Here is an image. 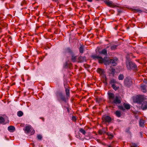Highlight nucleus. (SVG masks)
I'll use <instances>...</instances> for the list:
<instances>
[{"instance_id": "f257e3e1", "label": "nucleus", "mask_w": 147, "mask_h": 147, "mask_svg": "<svg viewBox=\"0 0 147 147\" xmlns=\"http://www.w3.org/2000/svg\"><path fill=\"white\" fill-rule=\"evenodd\" d=\"M92 57L94 59H98L99 63H104L105 65L111 63L112 65L115 66L116 65L118 59L116 57H114L112 59H111L106 57L103 59L101 57L95 55H92Z\"/></svg>"}, {"instance_id": "f03ea898", "label": "nucleus", "mask_w": 147, "mask_h": 147, "mask_svg": "<svg viewBox=\"0 0 147 147\" xmlns=\"http://www.w3.org/2000/svg\"><path fill=\"white\" fill-rule=\"evenodd\" d=\"M107 94L110 103L113 105L119 104L121 103L119 98L117 96L115 97L113 93L108 92Z\"/></svg>"}, {"instance_id": "7ed1b4c3", "label": "nucleus", "mask_w": 147, "mask_h": 147, "mask_svg": "<svg viewBox=\"0 0 147 147\" xmlns=\"http://www.w3.org/2000/svg\"><path fill=\"white\" fill-rule=\"evenodd\" d=\"M126 65L127 68L129 69H135L137 67V66L135 63L129 60L126 61Z\"/></svg>"}, {"instance_id": "20e7f679", "label": "nucleus", "mask_w": 147, "mask_h": 147, "mask_svg": "<svg viewBox=\"0 0 147 147\" xmlns=\"http://www.w3.org/2000/svg\"><path fill=\"white\" fill-rule=\"evenodd\" d=\"M56 96L57 100L59 101H62L66 102L67 99L61 92H57L56 94Z\"/></svg>"}, {"instance_id": "39448f33", "label": "nucleus", "mask_w": 147, "mask_h": 147, "mask_svg": "<svg viewBox=\"0 0 147 147\" xmlns=\"http://www.w3.org/2000/svg\"><path fill=\"white\" fill-rule=\"evenodd\" d=\"M104 1L105 3L109 6L112 7H118V6L115 4L112 1H110L109 0H104Z\"/></svg>"}, {"instance_id": "423d86ee", "label": "nucleus", "mask_w": 147, "mask_h": 147, "mask_svg": "<svg viewBox=\"0 0 147 147\" xmlns=\"http://www.w3.org/2000/svg\"><path fill=\"white\" fill-rule=\"evenodd\" d=\"M143 101V98L140 96L136 97L134 100V102L137 103L139 105H141Z\"/></svg>"}, {"instance_id": "0eeeda50", "label": "nucleus", "mask_w": 147, "mask_h": 147, "mask_svg": "<svg viewBox=\"0 0 147 147\" xmlns=\"http://www.w3.org/2000/svg\"><path fill=\"white\" fill-rule=\"evenodd\" d=\"M141 107L143 110H145L147 109V100L142 101L141 104Z\"/></svg>"}, {"instance_id": "6e6552de", "label": "nucleus", "mask_w": 147, "mask_h": 147, "mask_svg": "<svg viewBox=\"0 0 147 147\" xmlns=\"http://www.w3.org/2000/svg\"><path fill=\"white\" fill-rule=\"evenodd\" d=\"M102 120L103 122L105 123H109L111 121V118L109 116H104L102 117Z\"/></svg>"}, {"instance_id": "1a4fd4ad", "label": "nucleus", "mask_w": 147, "mask_h": 147, "mask_svg": "<svg viewBox=\"0 0 147 147\" xmlns=\"http://www.w3.org/2000/svg\"><path fill=\"white\" fill-rule=\"evenodd\" d=\"M32 127L30 125H28L25 127L24 131L27 133H28L30 131V130L32 129Z\"/></svg>"}, {"instance_id": "9d476101", "label": "nucleus", "mask_w": 147, "mask_h": 147, "mask_svg": "<svg viewBox=\"0 0 147 147\" xmlns=\"http://www.w3.org/2000/svg\"><path fill=\"white\" fill-rule=\"evenodd\" d=\"M65 91L66 92V98L69 99V98L70 96L69 90V89L67 88L65 90Z\"/></svg>"}, {"instance_id": "9b49d317", "label": "nucleus", "mask_w": 147, "mask_h": 147, "mask_svg": "<svg viewBox=\"0 0 147 147\" xmlns=\"http://www.w3.org/2000/svg\"><path fill=\"white\" fill-rule=\"evenodd\" d=\"M86 58L85 57L80 56L79 58V61L81 62H83L86 61Z\"/></svg>"}, {"instance_id": "f8f14e48", "label": "nucleus", "mask_w": 147, "mask_h": 147, "mask_svg": "<svg viewBox=\"0 0 147 147\" xmlns=\"http://www.w3.org/2000/svg\"><path fill=\"white\" fill-rule=\"evenodd\" d=\"M8 130L11 132H13L15 130V127L12 126H10L8 127Z\"/></svg>"}, {"instance_id": "ddd939ff", "label": "nucleus", "mask_w": 147, "mask_h": 147, "mask_svg": "<svg viewBox=\"0 0 147 147\" xmlns=\"http://www.w3.org/2000/svg\"><path fill=\"white\" fill-rule=\"evenodd\" d=\"M99 53L100 54L106 55L107 54V50L106 49H103Z\"/></svg>"}, {"instance_id": "4468645a", "label": "nucleus", "mask_w": 147, "mask_h": 147, "mask_svg": "<svg viewBox=\"0 0 147 147\" xmlns=\"http://www.w3.org/2000/svg\"><path fill=\"white\" fill-rule=\"evenodd\" d=\"M141 90L143 91L144 92H146V86L144 85H142L141 86Z\"/></svg>"}, {"instance_id": "2eb2a0df", "label": "nucleus", "mask_w": 147, "mask_h": 147, "mask_svg": "<svg viewBox=\"0 0 147 147\" xmlns=\"http://www.w3.org/2000/svg\"><path fill=\"white\" fill-rule=\"evenodd\" d=\"M97 71L100 74H102L104 73V70L102 69L98 68L97 70Z\"/></svg>"}, {"instance_id": "dca6fc26", "label": "nucleus", "mask_w": 147, "mask_h": 147, "mask_svg": "<svg viewBox=\"0 0 147 147\" xmlns=\"http://www.w3.org/2000/svg\"><path fill=\"white\" fill-rule=\"evenodd\" d=\"M124 107L127 109H129L130 108V105L129 104H124Z\"/></svg>"}, {"instance_id": "f3484780", "label": "nucleus", "mask_w": 147, "mask_h": 147, "mask_svg": "<svg viewBox=\"0 0 147 147\" xmlns=\"http://www.w3.org/2000/svg\"><path fill=\"white\" fill-rule=\"evenodd\" d=\"M80 131L84 135H85L86 134L85 131L82 128H80L79 129Z\"/></svg>"}, {"instance_id": "a211bd4d", "label": "nucleus", "mask_w": 147, "mask_h": 147, "mask_svg": "<svg viewBox=\"0 0 147 147\" xmlns=\"http://www.w3.org/2000/svg\"><path fill=\"white\" fill-rule=\"evenodd\" d=\"M144 121L143 120H140L139 121V125L141 127H143L144 125Z\"/></svg>"}, {"instance_id": "6ab92c4d", "label": "nucleus", "mask_w": 147, "mask_h": 147, "mask_svg": "<svg viewBox=\"0 0 147 147\" xmlns=\"http://www.w3.org/2000/svg\"><path fill=\"white\" fill-rule=\"evenodd\" d=\"M79 49V51H80V53H83V51H84V48L83 46H81L80 47Z\"/></svg>"}, {"instance_id": "aec40b11", "label": "nucleus", "mask_w": 147, "mask_h": 147, "mask_svg": "<svg viewBox=\"0 0 147 147\" xmlns=\"http://www.w3.org/2000/svg\"><path fill=\"white\" fill-rule=\"evenodd\" d=\"M116 115L118 117H120L121 115V113L120 111H117L115 113Z\"/></svg>"}, {"instance_id": "412c9836", "label": "nucleus", "mask_w": 147, "mask_h": 147, "mask_svg": "<svg viewBox=\"0 0 147 147\" xmlns=\"http://www.w3.org/2000/svg\"><path fill=\"white\" fill-rule=\"evenodd\" d=\"M111 87L115 90H117L118 88V87L116 86L114 84H113L112 85Z\"/></svg>"}, {"instance_id": "4be33fe9", "label": "nucleus", "mask_w": 147, "mask_h": 147, "mask_svg": "<svg viewBox=\"0 0 147 147\" xmlns=\"http://www.w3.org/2000/svg\"><path fill=\"white\" fill-rule=\"evenodd\" d=\"M23 113L21 111H19L18 112L17 115L18 116L20 117L23 115Z\"/></svg>"}, {"instance_id": "5701e85b", "label": "nucleus", "mask_w": 147, "mask_h": 147, "mask_svg": "<svg viewBox=\"0 0 147 147\" xmlns=\"http://www.w3.org/2000/svg\"><path fill=\"white\" fill-rule=\"evenodd\" d=\"M117 45H113L110 47L111 49L112 50H114L116 49L117 48Z\"/></svg>"}, {"instance_id": "b1692460", "label": "nucleus", "mask_w": 147, "mask_h": 147, "mask_svg": "<svg viewBox=\"0 0 147 147\" xmlns=\"http://www.w3.org/2000/svg\"><path fill=\"white\" fill-rule=\"evenodd\" d=\"M5 122V119L4 118L0 116V123H2Z\"/></svg>"}, {"instance_id": "393cba45", "label": "nucleus", "mask_w": 147, "mask_h": 147, "mask_svg": "<svg viewBox=\"0 0 147 147\" xmlns=\"http://www.w3.org/2000/svg\"><path fill=\"white\" fill-rule=\"evenodd\" d=\"M77 57L76 56H74V55H72L71 57V60L73 62H75L76 61Z\"/></svg>"}, {"instance_id": "a878e982", "label": "nucleus", "mask_w": 147, "mask_h": 147, "mask_svg": "<svg viewBox=\"0 0 147 147\" xmlns=\"http://www.w3.org/2000/svg\"><path fill=\"white\" fill-rule=\"evenodd\" d=\"M124 76L122 74H120L118 77V79L119 80H122L124 78Z\"/></svg>"}, {"instance_id": "bb28decb", "label": "nucleus", "mask_w": 147, "mask_h": 147, "mask_svg": "<svg viewBox=\"0 0 147 147\" xmlns=\"http://www.w3.org/2000/svg\"><path fill=\"white\" fill-rule=\"evenodd\" d=\"M116 81L114 79H112L111 80L110 82V84L112 85V84H114V83H116Z\"/></svg>"}, {"instance_id": "cd10ccee", "label": "nucleus", "mask_w": 147, "mask_h": 147, "mask_svg": "<svg viewBox=\"0 0 147 147\" xmlns=\"http://www.w3.org/2000/svg\"><path fill=\"white\" fill-rule=\"evenodd\" d=\"M66 52L70 53L72 52V51L69 48H68L66 49Z\"/></svg>"}, {"instance_id": "c85d7f7f", "label": "nucleus", "mask_w": 147, "mask_h": 147, "mask_svg": "<svg viewBox=\"0 0 147 147\" xmlns=\"http://www.w3.org/2000/svg\"><path fill=\"white\" fill-rule=\"evenodd\" d=\"M37 138L39 140H41L42 138V137L40 135H37Z\"/></svg>"}, {"instance_id": "c756f323", "label": "nucleus", "mask_w": 147, "mask_h": 147, "mask_svg": "<svg viewBox=\"0 0 147 147\" xmlns=\"http://www.w3.org/2000/svg\"><path fill=\"white\" fill-rule=\"evenodd\" d=\"M133 11L135 12H141V11L139 9H134L133 10Z\"/></svg>"}, {"instance_id": "7c9ffc66", "label": "nucleus", "mask_w": 147, "mask_h": 147, "mask_svg": "<svg viewBox=\"0 0 147 147\" xmlns=\"http://www.w3.org/2000/svg\"><path fill=\"white\" fill-rule=\"evenodd\" d=\"M32 129L30 130V131H31V135H32L34 134L35 131L32 128Z\"/></svg>"}, {"instance_id": "2f4dec72", "label": "nucleus", "mask_w": 147, "mask_h": 147, "mask_svg": "<svg viewBox=\"0 0 147 147\" xmlns=\"http://www.w3.org/2000/svg\"><path fill=\"white\" fill-rule=\"evenodd\" d=\"M0 25L3 27H6L7 26V24L6 23H1Z\"/></svg>"}, {"instance_id": "473e14b6", "label": "nucleus", "mask_w": 147, "mask_h": 147, "mask_svg": "<svg viewBox=\"0 0 147 147\" xmlns=\"http://www.w3.org/2000/svg\"><path fill=\"white\" fill-rule=\"evenodd\" d=\"M111 73L112 74H114L115 72V69L113 68H112L111 70Z\"/></svg>"}, {"instance_id": "72a5a7b5", "label": "nucleus", "mask_w": 147, "mask_h": 147, "mask_svg": "<svg viewBox=\"0 0 147 147\" xmlns=\"http://www.w3.org/2000/svg\"><path fill=\"white\" fill-rule=\"evenodd\" d=\"M8 38V40L9 41L11 42L12 40L11 37L10 36H7Z\"/></svg>"}, {"instance_id": "f704fd0d", "label": "nucleus", "mask_w": 147, "mask_h": 147, "mask_svg": "<svg viewBox=\"0 0 147 147\" xmlns=\"http://www.w3.org/2000/svg\"><path fill=\"white\" fill-rule=\"evenodd\" d=\"M131 147H136L137 146L135 143H132L131 146Z\"/></svg>"}, {"instance_id": "c9c22d12", "label": "nucleus", "mask_w": 147, "mask_h": 147, "mask_svg": "<svg viewBox=\"0 0 147 147\" xmlns=\"http://www.w3.org/2000/svg\"><path fill=\"white\" fill-rule=\"evenodd\" d=\"M117 11L119 13H120L122 12V11L119 9H118L117 10Z\"/></svg>"}, {"instance_id": "e433bc0d", "label": "nucleus", "mask_w": 147, "mask_h": 147, "mask_svg": "<svg viewBox=\"0 0 147 147\" xmlns=\"http://www.w3.org/2000/svg\"><path fill=\"white\" fill-rule=\"evenodd\" d=\"M119 107V109L121 110H123L124 109V108L122 106H120Z\"/></svg>"}, {"instance_id": "4c0bfd02", "label": "nucleus", "mask_w": 147, "mask_h": 147, "mask_svg": "<svg viewBox=\"0 0 147 147\" xmlns=\"http://www.w3.org/2000/svg\"><path fill=\"white\" fill-rule=\"evenodd\" d=\"M109 137V139H111L113 137V134H112Z\"/></svg>"}, {"instance_id": "58836bf2", "label": "nucleus", "mask_w": 147, "mask_h": 147, "mask_svg": "<svg viewBox=\"0 0 147 147\" xmlns=\"http://www.w3.org/2000/svg\"><path fill=\"white\" fill-rule=\"evenodd\" d=\"M107 134L109 136L110 135L112 134L110 133H107Z\"/></svg>"}, {"instance_id": "ea45409f", "label": "nucleus", "mask_w": 147, "mask_h": 147, "mask_svg": "<svg viewBox=\"0 0 147 147\" xmlns=\"http://www.w3.org/2000/svg\"><path fill=\"white\" fill-rule=\"evenodd\" d=\"M72 119L74 121H75L76 120V118L75 117H72Z\"/></svg>"}, {"instance_id": "a19ab883", "label": "nucleus", "mask_w": 147, "mask_h": 147, "mask_svg": "<svg viewBox=\"0 0 147 147\" xmlns=\"http://www.w3.org/2000/svg\"><path fill=\"white\" fill-rule=\"evenodd\" d=\"M86 0L89 2H91L92 1V0Z\"/></svg>"}, {"instance_id": "79ce46f5", "label": "nucleus", "mask_w": 147, "mask_h": 147, "mask_svg": "<svg viewBox=\"0 0 147 147\" xmlns=\"http://www.w3.org/2000/svg\"><path fill=\"white\" fill-rule=\"evenodd\" d=\"M53 0V1H55V2H56L58 1V0Z\"/></svg>"}, {"instance_id": "37998d69", "label": "nucleus", "mask_w": 147, "mask_h": 147, "mask_svg": "<svg viewBox=\"0 0 147 147\" xmlns=\"http://www.w3.org/2000/svg\"><path fill=\"white\" fill-rule=\"evenodd\" d=\"M65 66H67V62H66L65 63Z\"/></svg>"}, {"instance_id": "c03bdc74", "label": "nucleus", "mask_w": 147, "mask_h": 147, "mask_svg": "<svg viewBox=\"0 0 147 147\" xmlns=\"http://www.w3.org/2000/svg\"><path fill=\"white\" fill-rule=\"evenodd\" d=\"M42 119L43 121H44V119L43 118H42Z\"/></svg>"}, {"instance_id": "a18cd8bd", "label": "nucleus", "mask_w": 147, "mask_h": 147, "mask_svg": "<svg viewBox=\"0 0 147 147\" xmlns=\"http://www.w3.org/2000/svg\"><path fill=\"white\" fill-rule=\"evenodd\" d=\"M109 47V46H108L106 48H108Z\"/></svg>"}, {"instance_id": "49530a36", "label": "nucleus", "mask_w": 147, "mask_h": 147, "mask_svg": "<svg viewBox=\"0 0 147 147\" xmlns=\"http://www.w3.org/2000/svg\"><path fill=\"white\" fill-rule=\"evenodd\" d=\"M141 133V136H142V134L141 133Z\"/></svg>"}, {"instance_id": "de8ad7c7", "label": "nucleus", "mask_w": 147, "mask_h": 147, "mask_svg": "<svg viewBox=\"0 0 147 147\" xmlns=\"http://www.w3.org/2000/svg\"><path fill=\"white\" fill-rule=\"evenodd\" d=\"M108 147H112L109 146Z\"/></svg>"}, {"instance_id": "09e8293b", "label": "nucleus", "mask_w": 147, "mask_h": 147, "mask_svg": "<svg viewBox=\"0 0 147 147\" xmlns=\"http://www.w3.org/2000/svg\"><path fill=\"white\" fill-rule=\"evenodd\" d=\"M100 133L101 134L102 133L100 132V131H99Z\"/></svg>"}]
</instances>
